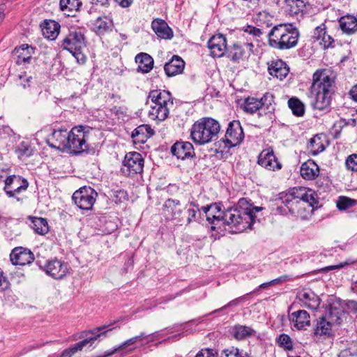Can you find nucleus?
Masks as SVG:
<instances>
[{
  "label": "nucleus",
  "mask_w": 357,
  "mask_h": 357,
  "mask_svg": "<svg viewBox=\"0 0 357 357\" xmlns=\"http://www.w3.org/2000/svg\"><path fill=\"white\" fill-rule=\"evenodd\" d=\"M151 27L155 33L160 38L171 39L173 37L172 29L163 20H154L151 23Z\"/></svg>",
  "instance_id": "26"
},
{
  "label": "nucleus",
  "mask_w": 357,
  "mask_h": 357,
  "mask_svg": "<svg viewBox=\"0 0 357 357\" xmlns=\"http://www.w3.org/2000/svg\"><path fill=\"white\" fill-rule=\"evenodd\" d=\"M84 348L81 342H79L68 349H66L61 353L60 357H71L74 355L77 351L82 350Z\"/></svg>",
  "instance_id": "47"
},
{
  "label": "nucleus",
  "mask_w": 357,
  "mask_h": 357,
  "mask_svg": "<svg viewBox=\"0 0 357 357\" xmlns=\"http://www.w3.org/2000/svg\"><path fill=\"white\" fill-rule=\"evenodd\" d=\"M326 137L324 135H317L312 137L308 145L307 149L312 155H317L324 151L326 144Z\"/></svg>",
  "instance_id": "30"
},
{
  "label": "nucleus",
  "mask_w": 357,
  "mask_h": 357,
  "mask_svg": "<svg viewBox=\"0 0 357 357\" xmlns=\"http://www.w3.org/2000/svg\"><path fill=\"white\" fill-rule=\"evenodd\" d=\"M243 299V297H239V298H235V299L231 301L230 302H229L227 305H224L223 307H222L218 310H215L214 312H213V313L220 312L221 310L226 309L229 307L236 306L238 305L239 302L241 301Z\"/></svg>",
  "instance_id": "56"
},
{
  "label": "nucleus",
  "mask_w": 357,
  "mask_h": 357,
  "mask_svg": "<svg viewBox=\"0 0 357 357\" xmlns=\"http://www.w3.org/2000/svg\"><path fill=\"white\" fill-rule=\"evenodd\" d=\"M38 263L41 270L56 280L62 279L68 273V264L57 259L47 261L44 265Z\"/></svg>",
  "instance_id": "13"
},
{
  "label": "nucleus",
  "mask_w": 357,
  "mask_h": 357,
  "mask_svg": "<svg viewBox=\"0 0 357 357\" xmlns=\"http://www.w3.org/2000/svg\"><path fill=\"white\" fill-rule=\"evenodd\" d=\"M249 207V202L246 199H240L235 207L228 208L222 212L221 221L234 228L235 233L242 232L247 229H252V219Z\"/></svg>",
  "instance_id": "3"
},
{
  "label": "nucleus",
  "mask_w": 357,
  "mask_h": 357,
  "mask_svg": "<svg viewBox=\"0 0 357 357\" xmlns=\"http://www.w3.org/2000/svg\"><path fill=\"white\" fill-rule=\"evenodd\" d=\"M258 164L268 170L275 171L282 168L271 149L263 150L258 156Z\"/></svg>",
  "instance_id": "17"
},
{
  "label": "nucleus",
  "mask_w": 357,
  "mask_h": 357,
  "mask_svg": "<svg viewBox=\"0 0 357 357\" xmlns=\"http://www.w3.org/2000/svg\"><path fill=\"white\" fill-rule=\"evenodd\" d=\"M343 314L342 306L340 303H335L330 305L328 312L325 317L335 325L340 324Z\"/></svg>",
  "instance_id": "34"
},
{
  "label": "nucleus",
  "mask_w": 357,
  "mask_h": 357,
  "mask_svg": "<svg viewBox=\"0 0 357 357\" xmlns=\"http://www.w3.org/2000/svg\"><path fill=\"white\" fill-rule=\"evenodd\" d=\"M69 132L66 129L54 130L48 137V145L62 151H68Z\"/></svg>",
  "instance_id": "15"
},
{
  "label": "nucleus",
  "mask_w": 357,
  "mask_h": 357,
  "mask_svg": "<svg viewBox=\"0 0 357 357\" xmlns=\"http://www.w3.org/2000/svg\"><path fill=\"white\" fill-rule=\"evenodd\" d=\"M297 298L303 306L312 310H317L321 302L319 296L311 289L302 290L298 294Z\"/></svg>",
  "instance_id": "22"
},
{
  "label": "nucleus",
  "mask_w": 357,
  "mask_h": 357,
  "mask_svg": "<svg viewBox=\"0 0 357 357\" xmlns=\"http://www.w3.org/2000/svg\"><path fill=\"white\" fill-rule=\"evenodd\" d=\"M268 70L270 75L280 80L284 79L289 72L287 65L281 59L272 61L271 63L268 64Z\"/></svg>",
  "instance_id": "25"
},
{
  "label": "nucleus",
  "mask_w": 357,
  "mask_h": 357,
  "mask_svg": "<svg viewBox=\"0 0 357 357\" xmlns=\"http://www.w3.org/2000/svg\"><path fill=\"white\" fill-rule=\"evenodd\" d=\"M115 1L122 8H128L132 3L133 0H115Z\"/></svg>",
  "instance_id": "63"
},
{
  "label": "nucleus",
  "mask_w": 357,
  "mask_h": 357,
  "mask_svg": "<svg viewBox=\"0 0 357 357\" xmlns=\"http://www.w3.org/2000/svg\"><path fill=\"white\" fill-rule=\"evenodd\" d=\"M208 47L212 56L219 58L224 56L227 50L225 36L220 33L213 36L208 42Z\"/></svg>",
  "instance_id": "18"
},
{
  "label": "nucleus",
  "mask_w": 357,
  "mask_h": 357,
  "mask_svg": "<svg viewBox=\"0 0 357 357\" xmlns=\"http://www.w3.org/2000/svg\"><path fill=\"white\" fill-rule=\"evenodd\" d=\"M163 211L167 219L176 220L181 222L180 218L182 208L180 201L178 199H168L163 204Z\"/></svg>",
  "instance_id": "21"
},
{
  "label": "nucleus",
  "mask_w": 357,
  "mask_h": 357,
  "mask_svg": "<svg viewBox=\"0 0 357 357\" xmlns=\"http://www.w3.org/2000/svg\"><path fill=\"white\" fill-rule=\"evenodd\" d=\"M31 227L36 233L44 235L49 231L47 221L43 218L33 217L31 218Z\"/></svg>",
  "instance_id": "36"
},
{
  "label": "nucleus",
  "mask_w": 357,
  "mask_h": 357,
  "mask_svg": "<svg viewBox=\"0 0 357 357\" xmlns=\"http://www.w3.org/2000/svg\"><path fill=\"white\" fill-rule=\"evenodd\" d=\"M334 325L326 317L320 318L317 323L314 333L317 335H328L329 336L332 332V326Z\"/></svg>",
  "instance_id": "35"
},
{
  "label": "nucleus",
  "mask_w": 357,
  "mask_h": 357,
  "mask_svg": "<svg viewBox=\"0 0 357 357\" xmlns=\"http://www.w3.org/2000/svg\"><path fill=\"white\" fill-rule=\"evenodd\" d=\"M277 342L280 347H283L286 350H291L293 349V342L291 337L284 333L279 335L277 338Z\"/></svg>",
  "instance_id": "44"
},
{
  "label": "nucleus",
  "mask_w": 357,
  "mask_h": 357,
  "mask_svg": "<svg viewBox=\"0 0 357 357\" xmlns=\"http://www.w3.org/2000/svg\"><path fill=\"white\" fill-rule=\"evenodd\" d=\"M223 353L225 357H250L246 351L234 347L224 349Z\"/></svg>",
  "instance_id": "43"
},
{
  "label": "nucleus",
  "mask_w": 357,
  "mask_h": 357,
  "mask_svg": "<svg viewBox=\"0 0 357 357\" xmlns=\"http://www.w3.org/2000/svg\"><path fill=\"white\" fill-rule=\"evenodd\" d=\"M339 25L343 33L348 35L354 34L357 31V18L350 15L341 17Z\"/></svg>",
  "instance_id": "31"
},
{
  "label": "nucleus",
  "mask_w": 357,
  "mask_h": 357,
  "mask_svg": "<svg viewBox=\"0 0 357 357\" xmlns=\"http://www.w3.org/2000/svg\"><path fill=\"white\" fill-rule=\"evenodd\" d=\"M335 91V81L326 70H317L313 74L312 84L308 97L314 109H327L331 101V95Z\"/></svg>",
  "instance_id": "2"
},
{
  "label": "nucleus",
  "mask_w": 357,
  "mask_h": 357,
  "mask_svg": "<svg viewBox=\"0 0 357 357\" xmlns=\"http://www.w3.org/2000/svg\"><path fill=\"white\" fill-rule=\"evenodd\" d=\"M300 172L304 179L314 180L319 174V167L312 160H308L301 165Z\"/></svg>",
  "instance_id": "28"
},
{
  "label": "nucleus",
  "mask_w": 357,
  "mask_h": 357,
  "mask_svg": "<svg viewBox=\"0 0 357 357\" xmlns=\"http://www.w3.org/2000/svg\"><path fill=\"white\" fill-rule=\"evenodd\" d=\"M10 259L13 265L24 266L31 264L34 260V255L27 248L17 247L12 250Z\"/></svg>",
  "instance_id": "16"
},
{
  "label": "nucleus",
  "mask_w": 357,
  "mask_h": 357,
  "mask_svg": "<svg viewBox=\"0 0 357 357\" xmlns=\"http://www.w3.org/2000/svg\"><path fill=\"white\" fill-rule=\"evenodd\" d=\"M29 187V182L18 175H10L6 176L4 180L3 190L8 197L15 198L17 202H22V199L17 197V195L26 190Z\"/></svg>",
  "instance_id": "9"
},
{
  "label": "nucleus",
  "mask_w": 357,
  "mask_h": 357,
  "mask_svg": "<svg viewBox=\"0 0 357 357\" xmlns=\"http://www.w3.org/2000/svg\"><path fill=\"white\" fill-rule=\"evenodd\" d=\"M326 25L324 24H321V25L317 26L314 30L312 38L314 40L319 41L320 38L323 37L322 36L326 33Z\"/></svg>",
  "instance_id": "51"
},
{
  "label": "nucleus",
  "mask_w": 357,
  "mask_h": 357,
  "mask_svg": "<svg viewBox=\"0 0 357 357\" xmlns=\"http://www.w3.org/2000/svg\"><path fill=\"white\" fill-rule=\"evenodd\" d=\"M231 333L234 337L238 340H245L255 336L257 334V331L252 328L240 324L233 326Z\"/></svg>",
  "instance_id": "32"
},
{
  "label": "nucleus",
  "mask_w": 357,
  "mask_h": 357,
  "mask_svg": "<svg viewBox=\"0 0 357 357\" xmlns=\"http://www.w3.org/2000/svg\"><path fill=\"white\" fill-rule=\"evenodd\" d=\"M153 333L146 334L145 333H141L139 335L135 336L134 339L136 343L139 342H146V343H149L153 341Z\"/></svg>",
  "instance_id": "52"
},
{
  "label": "nucleus",
  "mask_w": 357,
  "mask_h": 357,
  "mask_svg": "<svg viewBox=\"0 0 357 357\" xmlns=\"http://www.w3.org/2000/svg\"><path fill=\"white\" fill-rule=\"evenodd\" d=\"M85 46L84 34L76 29L70 30L61 43L63 49L69 51L80 64L84 63L86 60V56L82 53V49Z\"/></svg>",
  "instance_id": "7"
},
{
  "label": "nucleus",
  "mask_w": 357,
  "mask_h": 357,
  "mask_svg": "<svg viewBox=\"0 0 357 357\" xmlns=\"http://www.w3.org/2000/svg\"><path fill=\"white\" fill-rule=\"evenodd\" d=\"M33 53V48L27 44L16 47L13 52V55L16 56V63L18 65L29 63L32 59Z\"/></svg>",
  "instance_id": "27"
},
{
  "label": "nucleus",
  "mask_w": 357,
  "mask_h": 357,
  "mask_svg": "<svg viewBox=\"0 0 357 357\" xmlns=\"http://www.w3.org/2000/svg\"><path fill=\"white\" fill-rule=\"evenodd\" d=\"M249 205H250V215L252 216V225L254 224L255 221V213L256 212H259L260 211L262 210V208L261 207H259V206H253L252 205V204H250L249 202Z\"/></svg>",
  "instance_id": "62"
},
{
  "label": "nucleus",
  "mask_w": 357,
  "mask_h": 357,
  "mask_svg": "<svg viewBox=\"0 0 357 357\" xmlns=\"http://www.w3.org/2000/svg\"><path fill=\"white\" fill-rule=\"evenodd\" d=\"M323 37L319 40V44L324 48L326 49L331 47L334 42L333 38L326 33L322 36Z\"/></svg>",
  "instance_id": "53"
},
{
  "label": "nucleus",
  "mask_w": 357,
  "mask_h": 357,
  "mask_svg": "<svg viewBox=\"0 0 357 357\" xmlns=\"http://www.w3.org/2000/svg\"><path fill=\"white\" fill-rule=\"evenodd\" d=\"M345 165L348 170L357 172V153L349 155L345 160Z\"/></svg>",
  "instance_id": "48"
},
{
  "label": "nucleus",
  "mask_w": 357,
  "mask_h": 357,
  "mask_svg": "<svg viewBox=\"0 0 357 357\" xmlns=\"http://www.w3.org/2000/svg\"><path fill=\"white\" fill-rule=\"evenodd\" d=\"M19 78L21 82L20 84L24 89H26L27 86H29V83L32 79L31 76L26 77V75H20Z\"/></svg>",
  "instance_id": "61"
},
{
  "label": "nucleus",
  "mask_w": 357,
  "mask_h": 357,
  "mask_svg": "<svg viewBox=\"0 0 357 357\" xmlns=\"http://www.w3.org/2000/svg\"><path fill=\"white\" fill-rule=\"evenodd\" d=\"M43 35L50 40H54L59 33L60 24L52 20H45L43 24H40Z\"/></svg>",
  "instance_id": "29"
},
{
  "label": "nucleus",
  "mask_w": 357,
  "mask_h": 357,
  "mask_svg": "<svg viewBox=\"0 0 357 357\" xmlns=\"http://www.w3.org/2000/svg\"><path fill=\"white\" fill-rule=\"evenodd\" d=\"M109 326V325H102L94 328L93 329L82 332L80 337H86L82 341H80L83 347H84L89 343L93 344L95 340L101 337H106L107 333L112 331V329H107Z\"/></svg>",
  "instance_id": "19"
},
{
  "label": "nucleus",
  "mask_w": 357,
  "mask_h": 357,
  "mask_svg": "<svg viewBox=\"0 0 357 357\" xmlns=\"http://www.w3.org/2000/svg\"><path fill=\"white\" fill-rule=\"evenodd\" d=\"M288 105L294 115L302 116L304 114V105L298 98H290L288 101Z\"/></svg>",
  "instance_id": "40"
},
{
  "label": "nucleus",
  "mask_w": 357,
  "mask_h": 357,
  "mask_svg": "<svg viewBox=\"0 0 357 357\" xmlns=\"http://www.w3.org/2000/svg\"><path fill=\"white\" fill-rule=\"evenodd\" d=\"M190 206H192V208H189L187 211V213L188 214L186 220L187 225L190 224L192 221L195 219L197 213L199 211L198 205H196L194 203H190Z\"/></svg>",
  "instance_id": "49"
},
{
  "label": "nucleus",
  "mask_w": 357,
  "mask_h": 357,
  "mask_svg": "<svg viewBox=\"0 0 357 357\" xmlns=\"http://www.w3.org/2000/svg\"><path fill=\"white\" fill-rule=\"evenodd\" d=\"M349 95L351 99L357 102V85H355L351 88V89L349 91Z\"/></svg>",
  "instance_id": "64"
},
{
  "label": "nucleus",
  "mask_w": 357,
  "mask_h": 357,
  "mask_svg": "<svg viewBox=\"0 0 357 357\" xmlns=\"http://www.w3.org/2000/svg\"><path fill=\"white\" fill-rule=\"evenodd\" d=\"M216 209V203L211 204L209 206H205L202 207V211L206 213V220L208 222H211L210 211H215Z\"/></svg>",
  "instance_id": "55"
},
{
  "label": "nucleus",
  "mask_w": 357,
  "mask_h": 357,
  "mask_svg": "<svg viewBox=\"0 0 357 357\" xmlns=\"http://www.w3.org/2000/svg\"><path fill=\"white\" fill-rule=\"evenodd\" d=\"M171 153L178 159L185 160L195 155L194 147L189 142H177L171 147Z\"/></svg>",
  "instance_id": "20"
},
{
  "label": "nucleus",
  "mask_w": 357,
  "mask_h": 357,
  "mask_svg": "<svg viewBox=\"0 0 357 357\" xmlns=\"http://www.w3.org/2000/svg\"><path fill=\"white\" fill-rule=\"evenodd\" d=\"M151 128L147 126H141L137 127L132 133V138H137L138 142H144L147 138V135H144V132H149Z\"/></svg>",
  "instance_id": "42"
},
{
  "label": "nucleus",
  "mask_w": 357,
  "mask_h": 357,
  "mask_svg": "<svg viewBox=\"0 0 357 357\" xmlns=\"http://www.w3.org/2000/svg\"><path fill=\"white\" fill-rule=\"evenodd\" d=\"M146 105L150 107L149 117L152 120L163 121L168 117L170 107L173 106L172 94L165 90L151 91Z\"/></svg>",
  "instance_id": "5"
},
{
  "label": "nucleus",
  "mask_w": 357,
  "mask_h": 357,
  "mask_svg": "<svg viewBox=\"0 0 357 357\" xmlns=\"http://www.w3.org/2000/svg\"><path fill=\"white\" fill-rule=\"evenodd\" d=\"M12 133V129L9 126H2L0 128V137L6 138Z\"/></svg>",
  "instance_id": "60"
},
{
  "label": "nucleus",
  "mask_w": 357,
  "mask_h": 357,
  "mask_svg": "<svg viewBox=\"0 0 357 357\" xmlns=\"http://www.w3.org/2000/svg\"><path fill=\"white\" fill-rule=\"evenodd\" d=\"M222 212L221 211V206L216 204V209L215 211H210L209 213L211 214V222H208L211 224H214V221H220L221 216L222 215Z\"/></svg>",
  "instance_id": "50"
},
{
  "label": "nucleus",
  "mask_w": 357,
  "mask_h": 357,
  "mask_svg": "<svg viewBox=\"0 0 357 357\" xmlns=\"http://www.w3.org/2000/svg\"><path fill=\"white\" fill-rule=\"evenodd\" d=\"M356 201L347 197H340L337 201V207L338 209L342 211L346 210L354 205H355Z\"/></svg>",
  "instance_id": "45"
},
{
  "label": "nucleus",
  "mask_w": 357,
  "mask_h": 357,
  "mask_svg": "<svg viewBox=\"0 0 357 357\" xmlns=\"http://www.w3.org/2000/svg\"><path fill=\"white\" fill-rule=\"evenodd\" d=\"M283 205L277 207V211L286 214L287 211L293 215L307 219L318 204L317 194L312 189L305 187L294 188L289 193L280 197Z\"/></svg>",
  "instance_id": "1"
},
{
  "label": "nucleus",
  "mask_w": 357,
  "mask_h": 357,
  "mask_svg": "<svg viewBox=\"0 0 357 357\" xmlns=\"http://www.w3.org/2000/svg\"><path fill=\"white\" fill-rule=\"evenodd\" d=\"M245 31L250 35H252L255 37H260L263 32L262 31L257 27L252 26H248Z\"/></svg>",
  "instance_id": "54"
},
{
  "label": "nucleus",
  "mask_w": 357,
  "mask_h": 357,
  "mask_svg": "<svg viewBox=\"0 0 357 357\" xmlns=\"http://www.w3.org/2000/svg\"><path fill=\"white\" fill-rule=\"evenodd\" d=\"M226 146L231 148L240 144L244 139V133L238 121L229 122L225 135Z\"/></svg>",
  "instance_id": "14"
},
{
  "label": "nucleus",
  "mask_w": 357,
  "mask_h": 357,
  "mask_svg": "<svg viewBox=\"0 0 357 357\" xmlns=\"http://www.w3.org/2000/svg\"><path fill=\"white\" fill-rule=\"evenodd\" d=\"M220 130L218 121L210 117L201 118L192 126L190 138L196 144H206L214 140Z\"/></svg>",
  "instance_id": "6"
},
{
  "label": "nucleus",
  "mask_w": 357,
  "mask_h": 357,
  "mask_svg": "<svg viewBox=\"0 0 357 357\" xmlns=\"http://www.w3.org/2000/svg\"><path fill=\"white\" fill-rule=\"evenodd\" d=\"M97 197V192L91 187H82L75 191L72 197L74 203L82 210L92 208Z\"/></svg>",
  "instance_id": "11"
},
{
  "label": "nucleus",
  "mask_w": 357,
  "mask_h": 357,
  "mask_svg": "<svg viewBox=\"0 0 357 357\" xmlns=\"http://www.w3.org/2000/svg\"><path fill=\"white\" fill-rule=\"evenodd\" d=\"M112 25V20L107 17H98L94 24L93 29L98 34H103L111 29Z\"/></svg>",
  "instance_id": "38"
},
{
  "label": "nucleus",
  "mask_w": 357,
  "mask_h": 357,
  "mask_svg": "<svg viewBox=\"0 0 357 357\" xmlns=\"http://www.w3.org/2000/svg\"><path fill=\"white\" fill-rule=\"evenodd\" d=\"M195 357H215L213 349H202L199 351Z\"/></svg>",
  "instance_id": "58"
},
{
  "label": "nucleus",
  "mask_w": 357,
  "mask_h": 357,
  "mask_svg": "<svg viewBox=\"0 0 357 357\" xmlns=\"http://www.w3.org/2000/svg\"><path fill=\"white\" fill-rule=\"evenodd\" d=\"M135 61L138 63L137 70L143 73L150 72L153 66V58L146 53H139L135 56Z\"/></svg>",
  "instance_id": "33"
},
{
  "label": "nucleus",
  "mask_w": 357,
  "mask_h": 357,
  "mask_svg": "<svg viewBox=\"0 0 357 357\" xmlns=\"http://www.w3.org/2000/svg\"><path fill=\"white\" fill-rule=\"evenodd\" d=\"M268 45L276 50H286L294 47L298 41L299 32L291 25L279 24L274 26L268 32Z\"/></svg>",
  "instance_id": "4"
},
{
  "label": "nucleus",
  "mask_w": 357,
  "mask_h": 357,
  "mask_svg": "<svg viewBox=\"0 0 357 357\" xmlns=\"http://www.w3.org/2000/svg\"><path fill=\"white\" fill-rule=\"evenodd\" d=\"M289 321L293 323L294 327L298 330L305 329L310 325L309 313L304 310H299L289 315Z\"/></svg>",
  "instance_id": "23"
},
{
  "label": "nucleus",
  "mask_w": 357,
  "mask_h": 357,
  "mask_svg": "<svg viewBox=\"0 0 357 357\" xmlns=\"http://www.w3.org/2000/svg\"><path fill=\"white\" fill-rule=\"evenodd\" d=\"M15 152L20 158H29L33 154V150L29 144L24 141L20 143L16 148Z\"/></svg>",
  "instance_id": "41"
},
{
  "label": "nucleus",
  "mask_w": 357,
  "mask_h": 357,
  "mask_svg": "<svg viewBox=\"0 0 357 357\" xmlns=\"http://www.w3.org/2000/svg\"><path fill=\"white\" fill-rule=\"evenodd\" d=\"M59 5L61 10L70 16L73 11L79 10L82 3L79 0H60Z\"/></svg>",
  "instance_id": "37"
},
{
  "label": "nucleus",
  "mask_w": 357,
  "mask_h": 357,
  "mask_svg": "<svg viewBox=\"0 0 357 357\" xmlns=\"http://www.w3.org/2000/svg\"><path fill=\"white\" fill-rule=\"evenodd\" d=\"M10 286V283L7 278L3 275V273H0V291H4L7 289Z\"/></svg>",
  "instance_id": "59"
},
{
  "label": "nucleus",
  "mask_w": 357,
  "mask_h": 357,
  "mask_svg": "<svg viewBox=\"0 0 357 357\" xmlns=\"http://www.w3.org/2000/svg\"><path fill=\"white\" fill-rule=\"evenodd\" d=\"M289 6L290 7V13L292 15H297L300 12L303 11L305 4L303 0H291Z\"/></svg>",
  "instance_id": "46"
},
{
  "label": "nucleus",
  "mask_w": 357,
  "mask_h": 357,
  "mask_svg": "<svg viewBox=\"0 0 357 357\" xmlns=\"http://www.w3.org/2000/svg\"><path fill=\"white\" fill-rule=\"evenodd\" d=\"M91 128L87 126H75L69 132L68 151L75 154L88 149L87 140Z\"/></svg>",
  "instance_id": "8"
},
{
  "label": "nucleus",
  "mask_w": 357,
  "mask_h": 357,
  "mask_svg": "<svg viewBox=\"0 0 357 357\" xmlns=\"http://www.w3.org/2000/svg\"><path fill=\"white\" fill-rule=\"evenodd\" d=\"M144 162V158L139 153L129 152L124 157L121 172L126 176L140 174L143 171Z\"/></svg>",
  "instance_id": "10"
},
{
  "label": "nucleus",
  "mask_w": 357,
  "mask_h": 357,
  "mask_svg": "<svg viewBox=\"0 0 357 357\" xmlns=\"http://www.w3.org/2000/svg\"><path fill=\"white\" fill-rule=\"evenodd\" d=\"M273 96L270 93H265L261 99L248 97L244 101L243 108L245 112L253 114L260 109H265L268 112L274 109Z\"/></svg>",
  "instance_id": "12"
},
{
  "label": "nucleus",
  "mask_w": 357,
  "mask_h": 357,
  "mask_svg": "<svg viewBox=\"0 0 357 357\" xmlns=\"http://www.w3.org/2000/svg\"><path fill=\"white\" fill-rule=\"evenodd\" d=\"M247 53L248 52L241 45L234 44L229 52V56L232 61H236L248 57Z\"/></svg>",
  "instance_id": "39"
},
{
  "label": "nucleus",
  "mask_w": 357,
  "mask_h": 357,
  "mask_svg": "<svg viewBox=\"0 0 357 357\" xmlns=\"http://www.w3.org/2000/svg\"><path fill=\"white\" fill-rule=\"evenodd\" d=\"M184 67V61L180 56L174 55L169 62L165 64L164 70L167 77H173L182 73Z\"/></svg>",
  "instance_id": "24"
},
{
  "label": "nucleus",
  "mask_w": 357,
  "mask_h": 357,
  "mask_svg": "<svg viewBox=\"0 0 357 357\" xmlns=\"http://www.w3.org/2000/svg\"><path fill=\"white\" fill-rule=\"evenodd\" d=\"M351 262L347 261L345 262L340 263L337 265L326 266V267L321 268L320 270V272H327V271L335 270V269H340V268L344 267L346 265L349 264Z\"/></svg>",
  "instance_id": "57"
}]
</instances>
